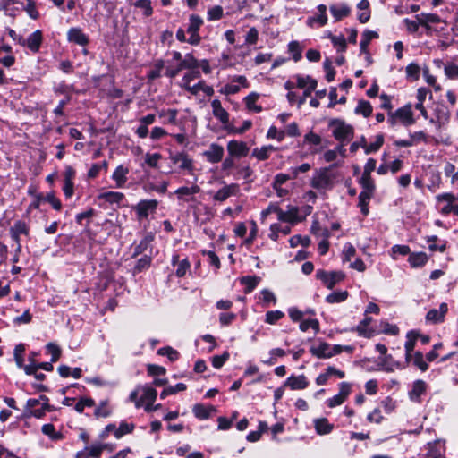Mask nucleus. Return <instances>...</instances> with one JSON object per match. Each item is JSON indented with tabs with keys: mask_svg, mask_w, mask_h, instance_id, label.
<instances>
[{
	"mask_svg": "<svg viewBox=\"0 0 458 458\" xmlns=\"http://www.w3.org/2000/svg\"><path fill=\"white\" fill-rule=\"evenodd\" d=\"M387 123L392 127L395 126L398 123L404 126L413 124L415 123V119L413 117L411 105L407 104L394 112L390 111L387 115Z\"/></svg>",
	"mask_w": 458,
	"mask_h": 458,
	"instance_id": "1",
	"label": "nucleus"
},
{
	"mask_svg": "<svg viewBox=\"0 0 458 458\" xmlns=\"http://www.w3.org/2000/svg\"><path fill=\"white\" fill-rule=\"evenodd\" d=\"M332 134L339 141H349L353 137V128L339 119L332 120L329 123Z\"/></svg>",
	"mask_w": 458,
	"mask_h": 458,
	"instance_id": "2",
	"label": "nucleus"
},
{
	"mask_svg": "<svg viewBox=\"0 0 458 458\" xmlns=\"http://www.w3.org/2000/svg\"><path fill=\"white\" fill-rule=\"evenodd\" d=\"M316 277L322 281L328 289H332L344 278V274L341 271L327 272L320 269L316 272Z\"/></svg>",
	"mask_w": 458,
	"mask_h": 458,
	"instance_id": "3",
	"label": "nucleus"
},
{
	"mask_svg": "<svg viewBox=\"0 0 458 458\" xmlns=\"http://www.w3.org/2000/svg\"><path fill=\"white\" fill-rule=\"evenodd\" d=\"M200 191V188L197 184H193L191 187L182 186L178 188L174 194L177 196V199L180 205L184 203L195 201V194Z\"/></svg>",
	"mask_w": 458,
	"mask_h": 458,
	"instance_id": "4",
	"label": "nucleus"
},
{
	"mask_svg": "<svg viewBox=\"0 0 458 458\" xmlns=\"http://www.w3.org/2000/svg\"><path fill=\"white\" fill-rule=\"evenodd\" d=\"M158 206L157 199L140 200L134 208L139 220L147 218L149 214L155 213Z\"/></svg>",
	"mask_w": 458,
	"mask_h": 458,
	"instance_id": "5",
	"label": "nucleus"
},
{
	"mask_svg": "<svg viewBox=\"0 0 458 458\" xmlns=\"http://www.w3.org/2000/svg\"><path fill=\"white\" fill-rule=\"evenodd\" d=\"M317 10L318 12L314 15L308 17L306 20V24L310 28H320L327 23V6L323 4H318Z\"/></svg>",
	"mask_w": 458,
	"mask_h": 458,
	"instance_id": "6",
	"label": "nucleus"
},
{
	"mask_svg": "<svg viewBox=\"0 0 458 458\" xmlns=\"http://www.w3.org/2000/svg\"><path fill=\"white\" fill-rule=\"evenodd\" d=\"M171 162L178 166L180 170L188 171L190 174L193 171V161L184 152L171 153L169 156Z\"/></svg>",
	"mask_w": 458,
	"mask_h": 458,
	"instance_id": "7",
	"label": "nucleus"
},
{
	"mask_svg": "<svg viewBox=\"0 0 458 458\" xmlns=\"http://www.w3.org/2000/svg\"><path fill=\"white\" fill-rule=\"evenodd\" d=\"M213 115L221 122L224 128L228 131L230 130L229 113L222 106L220 100L214 99L211 102Z\"/></svg>",
	"mask_w": 458,
	"mask_h": 458,
	"instance_id": "8",
	"label": "nucleus"
},
{
	"mask_svg": "<svg viewBox=\"0 0 458 458\" xmlns=\"http://www.w3.org/2000/svg\"><path fill=\"white\" fill-rule=\"evenodd\" d=\"M40 400H37L34 398H30L26 403L25 411L28 416H32L37 419H41L45 416L46 411H48V408H45V406L40 405Z\"/></svg>",
	"mask_w": 458,
	"mask_h": 458,
	"instance_id": "9",
	"label": "nucleus"
},
{
	"mask_svg": "<svg viewBox=\"0 0 458 458\" xmlns=\"http://www.w3.org/2000/svg\"><path fill=\"white\" fill-rule=\"evenodd\" d=\"M141 406L145 403V411L148 412L152 411V403H154L157 392L151 386H141Z\"/></svg>",
	"mask_w": 458,
	"mask_h": 458,
	"instance_id": "10",
	"label": "nucleus"
},
{
	"mask_svg": "<svg viewBox=\"0 0 458 458\" xmlns=\"http://www.w3.org/2000/svg\"><path fill=\"white\" fill-rule=\"evenodd\" d=\"M227 151L232 157H242L249 153V147L243 141L230 140L227 144Z\"/></svg>",
	"mask_w": 458,
	"mask_h": 458,
	"instance_id": "11",
	"label": "nucleus"
},
{
	"mask_svg": "<svg viewBox=\"0 0 458 458\" xmlns=\"http://www.w3.org/2000/svg\"><path fill=\"white\" fill-rule=\"evenodd\" d=\"M10 233H11V236H12L13 240L17 244V249L20 250L21 249L20 235L21 234L28 235L29 234V226L24 221L18 220L11 227Z\"/></svg>",
	"mask_w": 458,
	"mask_h": 458,
	"instance_id": "12",
	"label": "nucleus"
},
{
	"mask_svg": "<svg viewBox=\"0 0 458 458\" xmlns=\"http://www.w3.org/2000/svg\"><path fill=\"white\" fill-rule=\"evenodd\" d=\"M310 352L318 359H328L332 357L331 346L326 342L320 341L310 348Z\"/></svg>",
	"mask_w": 458,
	"mask_h": 458,
	"instance_id": "13",
	"label": "nucleus"
},
{
	"mask_svg": "<svg viewBox=\"0 0 458 458\" xmlns=\"http://www.w3.org/2000/svg\"><path fill=\"white\" fill-rule=\"evenodd\" d=\"M448 310L447 304L443 302L440 304L439 309H432L430 310L427 315L426 319L428 322H431L433 324L441 323L444 321L445 316Z\"/></svg>",
	"mask_w": 458,
	"mask_h": 458,
	"instance_id": "14",
	"label": "nucleus"
},
{
	"mask_svg": "<svg viewBox=\"0 0 458 458\" xmlns=\"http://www.w3.org/2000/svg\"><path fill=\"white\" fill-rule=\"evenodd\" d=\"M207 160L211 164L218 163L222 160L224 156V148L222 146L213 143L209 148L204 152Z\"/></svg>",
	"mask_w": 458,
	"mask_h": 458,
	"instance_id": "15",
	"label": "nucleus"
},
{
	"mask_svg": "<svg viewBox=\"0 0 458 458\" xmlns=\"http://www.w3.org/2000/svg\"><path fill=\"white\" fill-rule=\"evenodd\" d=\"M239 191V186L235 183H231L229 185L224 186L222 189L218 190L213 199L216 201L223 202L231 196H234L237 194Z\"/></svg>",
	"mask_w": 458,
	"mask_h": 458,
	"instance_id": "16",
	"label": "nucleus"
},
{
	"mask_svg": "<svg viewBox=\"0 0 458 458\" xmlns=\"http://www.w3.org/2000/svg\"><path fill=\"white\" fill-rule=\"evenodd\" d=\"M311 230L314 234L324 237V239L318 243V249L320 255H325L327 252L329 247V243L327 240L329 235L328 230L326 228L320 229L318 223L312 225Z\"/></svg>",
	"mask_w": 458,
	"mask_h": 458,
	"instance_id": "17",
	"label": "nucleus"
},
{
	"mask_svg": "<svg viewBox=\"0 0 458 458\" xmlns=\"http://www.w3.org/2000/svg\"><path fill=\"white\" fill-rule=\"evenodd\" d=\"M42 31L37 30L31 33L27 39H25V47H27L33 53H38L42 44Z\"/></svg>",
	"mask_w": 458,
	"mask_h": 458,
	"instance_id": "18",
	"label": "nucleus"
},
{
	"mask_svg": "<svg viewBox=\"0 0 458 458\" xmlns=\"http://www.w3.org/2000/svg\"><path fill=\"white\" fill-rule=\"evenodd\" d=\"M309 386V381L304 375L291 376L284 382V386H289L292 390L305 389Z\"/></svg>",
	"mask_w": 458,
	"mask_h": 458,
	"instance_id": "19",
	"label": "nucleus"
},
{
	"mask_svg": "<svg viewBox=\"0 0 458 458\" xmlns=\"http://www.w3.org/2000/svg\"><path fill=\"white\" fill-rule=\"evenodd\" d=\"M67 38L70 42L76 43L80 46H85L89 42L88 36L83 33L80 28H72L67 32Z\"/></svg>",
	"mask_w": 458,
	"mask_h": 458,
	"instance_id": "20",
	"label": "nucleus"
},
{
	"mask_svg": "<svg viewBox=\"0 0 458 458\" xmlns=\"http://www.w3.org/2000/svg\"><path fill=\"white\" fill-rule=\"evenodd\" d=\"M420 334L415 331H409L406 335V342L404 344L405 348V360L406 362H410L412 358V351L414 350L416 341L418 340Z\"/></svg>",
	"mask_w": 458,
	"mask_h": 458,
	"instance_id": "21",
	"label": "nucleus"
},
{
	"mask_svg": "<svg viewBox=\"0 0 458 458\" xmlns=\"http://www.w3.org/2000/svg\"><path fill=\"white\" fill-rule=\"evenodd\" d=\"M299 208L293 206H287V210L284 211L280 208L278 220L287 223H296L299 221L298 218Z\"/></svg>",
	"mask_w": 458,
	"mask_h": 458,
	"instance_id": "22",
	"label": "nucleus"
},
{
	"mask_svg": "<svg viewBox=\"0 0 458 458\" xmlns=\"http://www.w3.org/2000/svg\"><path fill=\"white\" fill-rule=\"evenodd\" d=\"M329 10L335 21H341L351 13V8L345 4H331Z\"/></svg>",
	"mask_w": 458,
	"mask_h": 458,
	"instance_id": "23",
	"label": "nucleus"
},
{
	"mask_svg": "<svg viewBox=\"0 0 458 458\" xmlns=\"http://www.w3.org/2000/svg\"><path fill=\"white\" fill-rule=\"evenodd\" d=\"M129 169L123 165H120L116 167L112 174V179L115 182L117 188H123L127 182V174Z\"/></svg>",
	"mask_w": 458,
	"mask_h": 458,
	"instance_id": "24",
	"label": "nucleus"
},
{
	"mask_svg": "<svg viewBox=\"0 0 458 458\" xmlns=\"http://www.w3.org/2000/svg\"><path fill=\"white\" fill-rule=\"evenodd\" d=\"M426 392V383L418 379L413 383L412 389L409 393L410 399L413 402L420 403V396Z\"/></svg>",
	"mask_w": 458,
	"mask_h": 458,
	"instance_id": "25",
	"label": "nucleus"
},
{
	"mask_svg": "<svg viewBox=\"0 0 458 458\" xmlns=\"http://www.w3.org/2000/svg\"><path fill=\"white\" fill-rule=\"evenodd\" d=\"M172 265L173 266H175V265L178 266L177 269L175 271V274L179 277L184 276L186 275L187 271L191 267V263L188 260V259L185 258V259L180 260L178 255H174L172 257Z\"/></svg>",
	"mask_w": 458,
	"mask_h": 458,
	"instance_id": "26",
	"label": "nucleus"
},
{
	"mask_svg": "<svg viewBox=\"0 0 458 458\" xmlns=\"http://www.w3.org/2000/svg\"><path fill=\"white\" fill-rule=\"evenodd\" d=\"M330 177L327 172L317 174L311 181V186L315 189H326L330 184Z\"/></svg>",
	"mask_w": 458,
	"mask_h": 458,
	"instance_id": "27",
	"label": "nucleus"
},
{
	"mask_svg": "<svg viewBox=\"0 0 458 458\" xmlns=\"http://www.w3.org/2000/svg\"><path fill=\"white\" fill-rule=\"evenodd\" d=\"M98 198L108 202L109 204H120L125 196L123 192L119 191H106L100 193Z\"/></svg>",
	"mask_w": 458,
	"mask_h": 458,
	"instance_id": "28",
	"label": "nucleus"
},
{
	"mask_svg": "<svg viewBox=\"0 0 458 458\" xmlns=\"http://www.w3.org/2000/svg\"><path fill=\"white\" fill-rule=\"evenodd\" d=\"M314 427L318 435L329 434L334 428V425L329 423L328 420L326 418L314 420Z\"/></svg>",
	"mask_w": 458,
	"mask_h": 458,
	"instance_id": "29",
	"label": "nucleus"
},
{
	"mask_svg": "<svg viewBox=\"0 0 458 458\" xmlns=\"http://www.w3.org/2000/svg\"><path fill=\"white\" fill-rule=\"evenodd\" d=\"M276 150L272 145L256 148L252 150L251 157L257 158L259 161H264L269 158L270 154Z\"/></svg>",
	"mask_w": 458,
	"mask_h": 458,
	"instance_id": "30",
	"label": "nucleus"
},
{
	"mask_svg": "<svg viewBox=\"0 0 458 458\" xmlns=\"http://www.w3.org/2000/svg\"><path fill=\"white\" fill-rule=\"evenodd\" d=\"M153 240H154V235L151 233H148V234H146L140 240V242L137 245H135L132 256L136 257L140 254H142L144 251H146L148 250V248L149 247L150 243L153 242Z\"/></svg>",
	"mask_w": 458,
	"mask_h": 458,
	"instance_id": "31",
	"label": "nucleus"
},
{
	"mask_svg": "<svg viewBox=\"0 0 458 458\" xmlns=\"http://www.w3.org/2000/svg\"><path fill=\"white\" fill-rule=\"evenodd\" d=\"M415 18L419 21L420 25H428L431 23H444L446 24L445 21H442L440 17L434 13H422L415 16Z\"/></svg>",
	"mask_w": 458,
	"mask_h": 458,
	"instance_id": "32",
	"label": "nucleus"
},
{
	"mask_svg": "<svg viewBox=\"0 0 458 458\" xmlns=\"http://www.w3.org/2000/svg\"><path fill=\"white\" fill-rule=\"evenodd\" d=\"M259 98V95L256 92H252L245 97L244 102L249 111L254 113H260L262 111V106L256 104Z\"/></svg>",
	"mask_w": 458,
	"mask_h": 458,
	"instance_id": "33",
	"label": "nucleus"
},
{
	"mask_svg": "<svg viewBox=\"0 0 458 458\" xmlns=\"http://www.w3.org/2000/svg\"><path fill=\"white\" fill-rule=\"evenodd\" d=\"M377 38H378V33L377 32L372 31V30H365L362 33L361 40H360V52L368 54V47H369L370 41L372 39Z\"/></svg>",
	"mask_w": 458,
	"mask_h": 458,
	"instance_id": "34",
	"label": "nucleus"
},
{
	"mask_svg": "<svg viewBox=\"0 0 458 458\" xmlns=\"http://www.w3.org/2000/svg\"><path fill=\"white\" fill-rule=\"evenodd\" d=\"M428 259L425 252H414L409 256L408 261L412 267H420L424 266Z\"/></svg>",
	"mask_w": 458,
	"mask_h": 458,
	"instance_id": "35",
	"label": "nucleus"
},
{
	"mask_svg": "<svg viewBox=\"0 0 458 458\" xmlns=\"http://www.w3.org/2000/svg\"><path fill=\"white\" fill-rule=\"evenodd\" d=\"M214 411L215 408L213 406L206 407L203 404H195L192 409L195 417L199 420L208 419Z\"/></svg>",
	"mask_w": 458,
	"mask_h": 458,
	"instance_id": "36",
	"label": "nucleus"
},
{
	"mask_svg": "<svg viewBox=\"0 0 458 458\" xmlns=\"http://www.w3.org/2000/svg\"><path fill=\"white\" fill-rule=\"evenodd\" d=\"M384 144V136L383 134H378L376 136V140L370 144H361V148L364 149L366 154H370L377 152Z\"/></svg>",
	"mask_w": 458,
	"mask_h": 458,
	"instance_id": "37",
	"label": "nucleus"
},
{
	"mask_svg": "<svg viewBox=\"0 0 458 458\" xmlns=\"http://www.w3.org/2000/svg\"><path fill=\"white\" fill-rule=\"evenodd\" d=\"M25 352V345L23 344H19L15 346L13 350V357L15 363L19 369H22L24 370V368H26L27 365L24 364V355Z\"/></svg>",
	"mask_w": 458,
	"mask_h": 458,
	"instance_id": "38",
	"label": "nucleus"
},
{
	"mask_svg": "<svg viewBox=\"0 0 458 458\" xmlns=\"http://www.w3.org/2000/svg\"><path fill=\"white\" fill-rule=\"evenodd\" d=\"M260 282V277L257 276H247L241 278V284L245 286V292H252Z\"/></svg>",
	"mask_w": 458,
	"mask_h": 458,
	"instance_id": "39",
	"label": "nucleus"
},
{
	"mask_svg": "<svg viewBox=\"0 0 458 458\" xmlns=\"http://www.w3.org/2000/svg\"><path fill=\"white\" fill-rule=\"evenodd\" d=\"M373 195V193H369L366 191H361L359 195V207L360 208V211L364 216L369 214V203Z\"/></svg>",
	"mask_w": 458,
	"mask_h": 458,
	"instance_id": "40",
	"label": "nucleus"
},
{
	"mask_svg": "<svg viewBox=\"0 0 458 458\" xmlns=\"http://www.w3.org/2000/svg\"><path fill=\"white\" fill-rule=\"evenodd\" d=\"M44 369L46 371H52L54 367L52 365V362H41L38 363V365L33 364H28L26 368H24V372L27 375L35 374V372L38 371V369Z\"/></svg>",
	"mask_w": 458,
	"mask_h": 458,
	"instance_id": "41",
	"label": "nucleus"
},
{
	"mask_svg": "<svg viewBox=\"0 0 458 458\" xmlns=\"http://www.w3.org/2000/svg\"><path fill=\"white\" fill-rule=\"evenodd\" d=\"M291 232V228L289 226L282 227L279 224H273L270 225V233L269 237L273 241H277L278 233H283L284 235L289 234Z\"/></svg>",
	"mask_w": 458,
	"mask_h": 458,
	"instance_id": "42",
	"label": "nucleus"
},
{
	"mask_svg": "<svg viewBox=\"0 0 458 458\" xmlns=\"http://www.w3.org/2000/svg\"><path fill=\"white\" fill-rule=\"evenodd\" d=\"M359 182L362 187L361 191H366V192L374 194L375 190H376V185H375V182H374L373 179L371 178V176L361 175V177L359 180Z\"/></svg>",
	"mask_w": 458,
	"mask_h": 458,
	"instance_id": "43",
	"label": "nucleus"
},
{
	"mask_svg": "<svg viewBox=\"0 0 458 458\" xmlns=\"http://www.w3.org/2000/svg\"><path fill=\"white\" fill-rule=\"evenodd\" d=\"M302 49H303V47L301 46L300 42H298V41H291L288 44V52L292 55L293 59L295 62H298L301 60Z\"/></svg>",
	"mask_w": 458,
	"mask_h": 458,
	"instance_id": "44",
	"label": "nucleus"
},
{
	"mask_svg": "<svg viewBox=\"0 0 458 458\" xmlns=\"http://www.w3.org/2000/svg\"><path fill=\"white\" fill-rule=\"evenodd\" d=\"M203 24L201 17L196 14H191L189 19V26L187 28L188 33H199V30Z\"/></svg>",
	"mask_w": 458,
	"mask_h": 458,
	"instance_id": "45",
	"label": "nucleus"
},
{
	"mask_svg": "<svg viewBox=\"0 0 458 458\" xmlns=\"http://www.w3.org/2000/svg\"><path fill=\"white\" fill-rule=\"evenodd\" d=\"M181 67L183 69L193 70L199 67V61L193 56L192 54H186L182 60H181Z\"/></svg>",
	"mask_w": 458,
	"mask_h": 458,
	"instance_id": "46",
	"label": "nucleus"
},
{
	"mask_svg": "<svg viewBox=\"0 0 458 458\" xmlns=\"http://www.w3.org/2000/svg\"><path fill=\"white\" fill-rule=\"evenodd\" d=\"M152 259L148 255H144L136 263L133 271L134 273H140L148 269L151 265Z\"/></svg>",
	"mask_w": 458,
	"mask_h": 458,
	"instance_id": "47",
	"label": "nucleus"
},
{
	"mask_svg": "<svg viewBox=\"0 0 458 458\" xmlns=\"http://www.w3.org/2000/svg\"><path fill=\"white\" fill-rule=\"evenodd\" d=\"M355 113L369 117L372 114V106L369 101L360 100L355 108Z\"/></svg>",
	"mask_w": 458,
	"mask_h": 458,
	"instance_id": "48",
	"label": "nucleus"
},
{
	"mask_svg": "<svg viewBox=\"0 0 458 458\" xmlns=\"http://www.w3.org/2000/svg\"><path fill=\"white\" fill-rule=\"evenodd\" d=\"M135 426L133 423H127L126 421H123L120 423L118 428L114 431V437L116 438H121L123 436L131 433L134 429Z\"/></svg>",
	"mask_w": 458,
	"mask_h": 458,
	"instance_id": "49",
	"label": "nucleus"
},
{
	"mask_svg": "<svg viewBox=\"0 0 458 458\" xmlns=\"http://www.w3.org/2000/svg\"><path fill=\"white\" fill-rule=\"evenodd\" d=\"M412 360L413 364L418 367L421 371H426L428 369V365L426 361H424V356L421 352H416L414 354H412V358L411 361Z\"/></svg>",
	"mask_w": 458,
	"mask_h": 458,
	"instance_id": "50",
	"label": "nucleus"
},
{
	"mask_svg": "<svg viewBox=\"0 0 458 458\" xmlns=\"http://www.w3.org/2000/svg\"><path fill=\"white\" fill-rule=\"evenodd\" d=\"M347 297L348 293L346 291L334 292L327 296L326 301L328 303H338L345 301Z\"/></svg>",
	"mask_w": 458,
	"mask_h": 458,
	"instance_id": "51",
	"label": "nucleus"
},
{
	"mask_svg": "<svg viewBox=\"0 0 458 458\" xmlns=\"http://www.w3.org/2000/svg\"><path fill=\"white\" fill-rule=\"evenodd\" d=\"M186 390V385L183 384V383H178L176 384L175 386H169L167 388H165L161 394H160V397L162 399H165L166 396L170 395V394H174L178 392H182Z\"/></svg>",
	"mask_w": 458,
	"mask_h": 458,
	"instance_id": "52",
	"label": "nucleus"
},
{
	"mask_svg": "<svg viewBox=\"0 0 458 458\" xmlns=\"http://www.w3.org/2000/svg\"><path fill=\"white\" fill-rule=\"evenodd\" d=\"M445 76L451 80H458V65L454 63H447L444 65Z\"/></svg>",
	"mask_w": 458,
	"mask_h": 458,
	"instance_id": "53",
	"label": "nucleus"
},
{
	"mask_svg": "<svg viewBox=\"0 0 458 458\" xmlns=\"http://www.w3.org/2000/svg\"><path fill=\"white\" fill-rule=\"evenodd\" d=\"M290 245L293 248H295L299 245L303 247H308L310 243V239L308 236H301V235H293L289 240Z\"/></svg>",
	"mask_w": 458,
	"mask_h": 458,
	"instance_id": "54",
	"label": "nucleus"
},
{
	"mask_svg": "<svg viewBox=\"0 0 458 458\" xmlns=\"http://www.w3.org/2000/svg\"><path fill=\"white\" fill-rule=\"evenodd\" d=\"M309 328H312L315 333L319 331V322L318 319H306L300 323V329L306 332Z\"/></svg>",
	"mask_w": 458,
	"mask_h": 458,
	"instance_id": "55",
	"label": "nucleus"
},
{
	"mask_svg": "<svg viewBox=\"0 0 458 458\" xmlns=\"http://www.w3.org/2000/svg\"><path fill=\"white\" fill-rule=\"evenodd\" d=\"M106 447V445L102 444H95L89 446L88 450V454L86 455V458L92 457V458H99L103 450Z\"/></svg>",
	"mask_w": 458,
	"mask_h": 458,
	"instance_id": "56",
	"label": "nucleus"
},
{
	"mask_svg": "<svg viewBox=\"0 0 458 458\" xmlns=\"http://www.w3.org/2000/svg\"><path fill=\"white\" fill-rule=\"evenodd\" d=\"M437 240V236H429L427 238V242L429 243L428 249L431 251L438 250L440 252H444L446 248V242L444 241L441 244H436L435 242Z\"/></svg>",
	"mask_w": 458,
	"mask_h": 458,
	"instance_id": "57",
	"label": "nucleus"
},
{
	"mask_svg": "<svg viewBox=\"0 0 458 458\" xmlns=\"http://www.w3.org/2000/svg\"><path fill=\"white\" fill-rule=\"evenodd\" d=\"M134 5L140 8L146 17L150 16L153 13L150 0H138L135 2Z\"/></svg>",
	"mask_w": 458,
	"mask_h": 458,
	"instance_id": "58",
	"label": "nucleus"
},
{
	"mask_svg": "<svg viewBox=\"0 0 458 458\" xmlns=\"http://www.w3.org/2000/svg\"><path fill=\"white\" fill-rule=\"evenodd\" d=\"M224 10L222 6L216 5L208 9V21H217L223 17Z\"/></svg>",
	"mask_w": 458,
	"mask_h": 458,
	"instance_id": "59",
	"label": "nucleus"
},
{
	"mask_svg": "<svg viewBox=\"0 0 458 458\" xmlns=\"http://www.w3.org/2000/svg\"><path fill=\"white\" fill-rule=\"evenodd\" d=\"M47 352L51 354V362H56L61 357V349L60 347L54 344L48 343L46 346Z\"/></svg>",
	"mask_w": 458,
	"mask_h": 458,
	"instance_id": "60",
	"label": "nucleus"
},
{
	"mask_svg": "<svg viewBox=\"0 0 458 458\" xmlns=\"http://www.w3.org/2000/svg\"><path fill=\"white\" fill-rule=\"evenodd\" d=\"M410 253V248L407 245L395 244L391 249V256L394 259H397V255L405 256Z\"/></svg>",
	"mask_w": 458,
	"mask_h": 458,
	"instance_id": "61",
	"label": "nucleus"
},
{
	"mask_svg": "<svg viewBox=\"0 0 458 458\" xmlns=\"http://www.w3.org/2000/svg\"><path fill=\"white\" fill-rule=\"evenodd\" d=\"M177 114L178 112L176 109L162 110L159 112V116L165 118L167 123L175 124L177 120Z\"/></svg>",
	"mask_w": 458,
	"mask_h": 458,
	"instance_id": "62",
	"label": "nucleus"
},
{
	"mask_svg": "<svg viewBox=\"0 0 458 458\" xmlns=\"http://www.w3.org/2000/svg\"><path fill=\"white\" fill-rule=\"evenodd\" d=\"M331 42L334 47L337 49V52H345L346 50V39L343 35L332 37Z\"/></svg>",
	"mask_w": 458,
	"mask_h": 458,
	"instance_id": "63",
	"label": "nucleus"
},
{
	"mask_svg": "<svg viewBox=\"0 0 458 458\" xmlns=\"http://www.w3.org/2000/svg\"><path fill=\"white\" fill-rule=\"evenodd\" d=\"M284 313L280 310H270L266 313L265 321L268 324H275L284 317Z\"/></svg>",
	"mask_w": 458,
	"mask_h": 458,
	"instance_id": "64",
	"label": "nucleus"
}]
</instances>
